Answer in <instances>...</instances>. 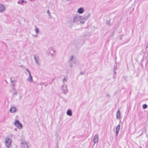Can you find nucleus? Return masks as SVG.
Returning a JSON list of instances; mask_svg holds the SVG:
<instances>
[{"mask_svg":"<svg viewBox=\"0 0 148 148\" xmlns=\"http://www.w3.org/2000/svg\"><path fill=\"white\" fill-rule=\"evenodd\" d=\"M77 63V61L75 58H74L73 55L70 56L69 59L68 64L70 67L71 68L73 66V64H76Z\"/></svg>","mask_w":148,"mask_h":148,"instance_id":"f257e3e1","label":"nucleus"},{"mask_svg":"<svg viewBox=\"0 0 148 148\" xmlns=\"http://www.w3.org/2000/svg\"><path fill=\"white\" fill-rule=\"evenodd\" d=\"M90 13L87 12L83 16H81V20L80 23H84L88 19L90 16Z\"/></svg>","mask_w":148,"mask_h":148,"instance_id":"f03ea898","label":"nucleus"},{"mask_svg":"<svg viewBox=\"0 0 148 148\" xmlns=\"http://www.w3.org/2000/svg\"><path fill=\"white\" fill-rule=\"evenodd\" d=\"M14 124L19 129H21L22 128L23 125L18 120H15Z\"/></svg>","mask_w":148,"mask_h":148,"instance_id":"7ed1b4c3","label":"nucleus"},{"mask_svg":"<svg viewBox=\"0 0 148 148\" xmlns=\"http://www.w3.org/2000/svg\"><path fill=\"white\" fill-rule=\"evenodd\" d=\"M5 141L6 147L7 148H9L12 143V139L8 138H6Z\"/></svg>","mask_w":148,"mask_h":148,"instance_id":"20e7f679","label":"nucleus"},{"mask_svg":"<svg viewBox=\"0 0 148 148\" xmlns=\"http://www.w3.org/2000/svg\"><path fill=\"white\" fill-rule=\"evenodd\" d=\"M61 89L62 90V93L65 94H66L68 92L67 87L66 85L64 84L62 86Z\"/></svg>","mask_w":148,"mask_h":148,"instance_id":"39448f33","label":"nucleus"},{"mask_svg":"<svg viewBox=\"0 0 148 148\" xmlns=\"http://www.w3.org/2000/svg\"><path fill=\"white\" fill-rule=\"evenodd\" d=\"M81 16L79 15H76L74 16L73 20L75 22H77L81 20Z\"/></svg>","mask_w":148,"mask_h":148,"instance_id":"423d86ee","label":"nucleus"},{"mask_svg":"<svg viewBox=\"0 0 148 148\" xmlns=\"http://www.w3.org/2000/svg\"><path fill=\"white\" fill-rule=\"evenodd\" d=\"M34 58L36 63L39 65V57L38 55H34Z\"/></svg>","mask_w":148,"mask_h":148,"instance_id":"0eeeda50","label":"nucleus"},{"mask_svg":"<svg viewBox=\"0 0 148 148\" xmlns=\"http://www.w3.org/2000/svg\"><path fill=\"white\" fill-rule=\"evenodd\" d=\"M98 139L99 136L97 134L94 136L93 139V142L95 144L98 142Z\"/></svg>","mask_w":148,"mask_h":148,"instance_id":"6e6552de","label":"nucleus"},{"mask_svg":"<svg viewBox=\"0 0 148 148\" xmlns=\"http://www.w3.org/2000/svg\"><path fill=\"white\" fill-rule=\"evenodd\" d=\"M120 124H119L118 125L116 128V136H117L118 135L119 131L120 130Z\"/></svg>","mask_w":148,"mask_h":148,"instance_id":"1a4fd4ad","label":"nucleus"},{"mask_svg":"<svg viewBox=\"0 0 148 148\" xmlns=\"http://www.w3.org/2000/svg\"><path fill=\"white\" fill-rule=\"evenodd\" d=\"M48 51H49V53L51 55V56H53V55L55 53V51L54 50H53L51 48H49L48 49Z\"/></svg>","mask_w":148,"mask_h":148,"instance_id":"9d476101","label":"nucleus"},{"mask_svg":"<svg viewBox=\"0 0 148 148\" xmlns=\"http://www.w3.org/2000/svg\"><path fill=\"white\" fill-rule=\"evenodd\" d=\"M16 109L15 107H12L10 109V111L11 113H14L16 111Z\"/></svg>","mask_w":148,"mask_h":148,"instance_id":"9b49d317","label":"nucleus"},{"mask_svg":"<svg viewBox=\"0 0 148 148\" xmlns=\"http://www.w3.org/2000/svg\"><path fill=\"white\" fill-rule=\"evenodd\" d=\"M5 10V8L4 5L1 4H0V12H2Z\"/></svg>","mask_w":148,"mask_h":148,"instance_id":"f8f14e48","label":"nucleus"},{"mask_svg":"<svg viewBox=\"0 0 148 148\" xmlns=\"http://www.w3.org/2000/svg\"><path fill=\"white\" fill-rule=\"evenodd\" d=\"M116 118L118 119H120L121 118V114L119 110L117 111L116 114Z\"/></svg>","mask_w":148,"mask_h":148,"instance_id":"ddd939ff","label":"nucleus"},{"mask_svg":"<svg viewBox=\"0 0 148 148\" xmlns=\"http://www.w3.org/2000/svg\"><path fill=\"white\" fill-rule=\"evenodd\" d=\"M84 10L83 8H79L77 10V12L79 14H82L84 12Z\"/></svg>","mask_w":148,"mask_h":148,"instance_id":"4468645a","label":"nucleus"},{"mask_svg":"<svg viewBox=\"0 0 148 148\" xmlns=\"http://www.w3.org/2000/svg\"><path fill=\"white\" fill-rule=\"evenodd\" d=\"M22 148H29L28 145L26 143H22Z\"/></svg>","mask_w":148,"mask_h":148,"instance_id":"2eb2a0df","label":"nucleus"},{"mask_svg":"<svg viewBox=\"0 0 148 148\" xmlns=\"http://www.w3.org/2000/svg\"><path fill=\"white\" fill-rule=\"evenodd\" d=\"M24 0H22L21 1L19 0L17 2V3L18 4H21L23 5H25V4H24Z\"/></svg>","mask_w":148,"mask_h":148,"instance_id":"dca6fc26","label":"nucleus"},{"mask_svg":"<svg viewBox=\"0 0 148 148\" xmlns=\"http://www.w3.org/2000/svg\"><path fill=\"white\" fill-rule=\"evenodd\" d=\"M67 114L69 116H71L72 115V113L71 110H67L66 112Z\"/></svg>","mask_w":148,"mask_h":148,"instance_id":"f3484780","label":"nucleus"},{"mask_svg":"<svg viewBox=\"0 0 148 148\" xmlns=\"http://www.w3.org/2000/svg\"><path fill=\"white\" fill-rule=\"evenodd\" d=\"M27 80L29 82H32L33 81L32 77L31 75H29V77L28 78Z\"/></svg>","mask_w":148,"mask_h":148,"instance_id":"a211bd4d","label":"nucleus"},{"mask_svg":"<svg viewBox=\"0 0 148 148\" xmlns=\"http://www.w3.org/2000/svg\"><path fill=\"white\" fill-rule=\"evenodd\" d=\"M35 32L37 34L39 33V29L37 27H36L35 28Z\"/></svg>","mask_w":148,"mask_h":148,"instance_id":"6ab92c4d","label":"nucleus"},{"mask_svg":"<svg viewBox=\"0 0 148 148\" xmlns=\"http://www.w3.org/2000/svg\"><path fill=\"white\" fill-rule=\"evenodd\" d=\"M147 106L146 104H144L143 106V109H145L147 108Z\"/></svg>","mask_w":148,"mask_h":148,"instance_id":"aec40b11","label":"nucleus"},{"mask_svg":"<svg viewBox=\"0 0 148 148\" xmlns=\"http://www.w3.org/2000/svg\"><path fill=\"white\" fill-rule=\"evenodd\" d=\"M110 20H107L106 21V23L109 25H112V24L111 23L110 24Z\"/></svg>","mask_w":148,"mask_h":148,"instance_id":"412c9836","label":"nucleus"},{"mask_svg":"<svg viewBox=\"0 0 148 148\" xmlns=\"http://www.w3.org/2000/svg\"><path fill=\"white\" fill-rule=\"evenodd\" d=\"M62 81L63 82V83H64V82L65 81L66 82V78L64 77L62 80Z\"/></svg>","mask_w":148,"mask_h":148,"instance_id":"4be33fe9","label":"nucleus"},{"mask_svg":"<svg viewBox=\"0 0 148 148\" xmlns=\"http://www.w3.org/2000/svg\"><path fill=\"white\" fill-rule=\"evenodd\" d=\"M12 77H11L10 78V82H11L12 83V85L13 86H14V83H13V82H14V80H12Z\"/></svg>","mask_w":148,"mask_h":148,"instance_id":"5701e85b","label":"nucleus"},{"mask_svg":"<svg viewBox=\"0 0 148 148\" xmlns=\"http://www.w3.org/2000/svg\"><path fill=\"white\" fill-rule=\"evenodd\" d=\"M47 13L48 14V15L49 16H51L50 13V12L49 10L47 11Z\"/></svg>","mask_w":148,"mask_h":148,"instance_id":"b1692460","label":"nucleus"},{"mask_svg":"<svg viewBox=\"0 0 148 148\" xmlns=\"http://www.w3.org/2000/svg\"><path fill=\"white\" fill-rule=\"evenodd\" d=\"M146 130H145L144 131H143L142 133H141V134H140V136L142 135V134H143V132H146Z\"/></svg>","mask_w":148,"mask_h":148,"instance_id":"393cba45","label":"nucleus"},{"mask_svg":"<svg viewBox=\"0 0 148 148\" xmlns=\"http://www.w3.org/2000/svg\"><path fill=\"white\" fill-rule=\"evenodd\" d=\"M17 92L16 91H15V92L14 93V95H17Z\"/></svg>","mask_w":148,"mask_h":148,"instance_id":"a878e982","label":"nucleus"},{"mask_svg":"<svg viewBox=\"0 0 148 148\" xmlns=\"http://www.w3.org/2000/svg\"><path fill=\"white\" fill-rule=\"evenodd\" d=\"M84 73H85V72H82L80 73V74L81 75L84 74Z\"/></svg>","mask_w":148,"mask_h":148,"instance_id":"bb28decb","label":"nucleus"},{"mask_svg":"<svg viewBox=\"0 0 148 148\" xmlns=\"http://www.w3.org/2000/svg\"><path fill=\"white\" fill-rule=\"evenodd\" d=\"M113 73H114V74H116V71L114 70L113 71Z\"/></svg>","mask_w":148,"mask_h":148,"instance_id":"cd10ccee","label":"nucleus"},{"mask_svg":"<svg viewBox=\"0 0 148 148\" xmlns=\"http://www.w3.org/2000/svg\"><path fill=\"white\" fill-rule=\"evenodd\" d=\"M28 72L29 73V75H31L30 72V71H28Z\"/></svg>","mask_w":148,"mask_h":148,"instance_id":"c85d7f7f","label":"nucleus"},{"mask_svg":"<svg viewBox=\"0 0 148 148\" xmlns=\"http://www.w3.org/2000/svg\"><path fill=\"white\" fill-rule=\"evenodd\" d=\"M28 72L29 73V75H31L30 72V71H28Z\"/></svg>","mask_w":148,"mask_h":148,"instance_id":"c756f323","label":"nucleus"},{"mask_svg":"<svg viewBox=\"0 0 148 148\" xmlns=\"http://www.w3.org/2000/svg\"><path fill=\"white\" fill-rule=\"evenodd\" d=\"M24 3H25V4L27 3V2L26 1H24Z\"/></svg>","mask_w":148,"mask_h":148,"instance_id":"7c9ffc66","label":"nucleus"},{"mask_svg":"<svg viewBox=\"0 0 148 148\" xmlns=\"http://www.w3.org/2000/svg\"><path fill=\"white\" fill-rule=\"evenodd\" d=\"M114 31L112 32V35H114Z\"/></svg>","mask_w":148,"mask_h":148,"instance_id":"2f4dec72","label":"nucleus"},{"mask_svg":"<svg viewBox=\"0 0 148 148\" xmlns=\"http://www.w3.org/2000/svg\"><path fill=\"white\" fill-rule=\"evenodd\" d=\"M26 70L28 72V71L29 70L27 69H26Z\"/></svg>","mask_w":148,"mask_h":148,"instance_id":"473e14b6","label":"nucleus"},{"mask_svg":"<svg viewBox=\"0 0 148 148\" xmlns=\"http://www.w3.org/2000/svg\"><path fill=\"white\" fill-rule=\"evenodd\" d=\"M107 96H109V95L108 94L107 95Z\"/></svg>","mask_w":148,"mask_h":148,"instance_id":"72a5a7b5","label":"nucleus"},{"mask_svg":"<svg viewBox=\"0 0 148 148\" xmlns=\"http://www.w3.org/2000/svg\"><path fill=\"white\" fill-rule=\"evenodd\" d=\"M17 129H14V130H15V131H17Z\"/></svg>","mask_w":148,"mask_h":148,"instance_id":"f704fd0d","label":"nucleus"},{"mask_svg":"<svg viewBox=\"0 0 148 148\" xmlns=\"http://www.w3.org/2000/svg\"><path fill=\"white\" fill-rule=\"evenodd\" d=\"M116 69V68H114V69Z\"/></svg>","mask_w":148,"mask_h":148,"instance_id":"c9c22d12","label":"nucleus"}]
</instances>
